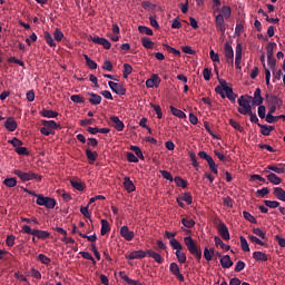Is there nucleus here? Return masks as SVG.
Here are the masks:
<instances>
[{
	"instance_id": "9b49d317",
	"label": "nucleus",
	"mask_w": 285,
	"mask_h": 285,
	"mask_svg": "<svg viewBox=\"0 0 285 285\" xmlns=\"http://www.w3.org/2000/svg\"><path fill=\"white\" fill-rule=\"evenodd\" d=\"M147 255L148 250L139 249L127 254L126 259H144V257H147Z\"/></svg>"
},
{
	"instance_id": "774afa93",
	"label": "nucleus",
	"mask_w": 285,
	"mask_h": 285,
	"mask_svg": "<svg viewBox=\"0 0 285 285\" xmlns=\"http://www.w3.org/2000/svg\"><path fill=\"white\" fill-rule=\"evenodd\" d=\"M169 271H170L171 274L178 275V273H180L179 272V265H177V263H171L169 265Z\"/></svg>"
},
{
	"instance_id": "a211bd4d",
	"label": "nucleus",
	"mask_w": 285,
	"mask_h": 285,
	"mask_svg": "<svg viewBox=\"0 0 285 285\" xmlns=\"http://www.w3.org/2000/svg\"><path fill=\"white\" fill-rule=\"evenodd\" d=\"M147 255L148 257H151L157 262V264H164V257H161V254L153 250V249H147Z\"/></svg>"
},
{
	"instance_id": "ddd939ff",
	"label": "nucleus",
	"mask_w": 285,
	"mask_h": 285,
	"mask_svg": "<svg viewBox=\"0 0 285 285\" xmlns=\"http://www.w3.org/2000/svg\"><path fill=\"white\" fill-rule=\"evenodd\" d=\"M218 233L225 242L230 239V232H228V227L224 223L218 224Z\"/></svg>"
},
{
	"instance_id": "6e6552de",
	"label": "nucleus",
	"mask_w": 285,
	"mask_h": 285,
	"mask_svg": "<svg viewBox=\"0 0 285 285\" xmlns=\"http://www.w3.org/2000/svg\"><path fill=\"white\" fill-rule=\"evenodd\" d=\"M271 170L273 173H276V175H285V165L284 164H279L277 165H268L263 173H271Z\"/></svg>"
},
{
	"instance_id": "0e129e2a",
	"label": "nucleus",
	"mask_w": 285,
	"mask_h": 285,
	"mask_svg": "<svg viewBox=\"0 0 285 285\" xmlns=\"http://www.w3.org/2000/svg\"><path fill=\"white\" fill-rule=\"evenodd\" d=\"M277 43L275 42H268L266 46V51H267V58L273 57V48H275Z\"/></svg>"
},
{
	"instance_id": "7ed1b4c3",
	"label": "nucleus",
	"mask_w": 285,
	"mask_h": 285,
	"mask_svg": "<svg viewBox=\"0 0 285 285\" xmlns=\"http://www.w3.org/2000/svg\"><path fill=\"white\" fill-rule=\"evenodd\" d=\"M238 102V112L240 115H248V112L253 111V106H250L252 100L248 99V95L246 96H240L237 100Z\"/></svg>"
},
{
	"instance_id": "a878e982",
	"label": "nucleus",
	"mask_w": 285,
	"mask_h": 285,
	"mask_svg": "<svg viewBox=\"0 0 285 285\" xmlns=\"http://www.w3.org/2000/svg\"><path fill=\"white\" fill-rule=\"evenodd\" d=\"M220 266L223 268H230L233 266V259H230L229 255H225L220 258Z\"/></svg>"
},
{
	"instance_id": "393cba45",
	"label": "nucleus",
	"mask_w": 285,
	"mask_h": 285,
	"mask_svg": "<svg viewBox=\"0 0 285 285\" xmlns=\"http://www.w3.org/2000/svg\"><path fill=\"white\" fill-rule=\"evenodd\" d=\"M224 50L226 59H235V51L233 50V46H230V43L226 42Z\"/></svg>"
},
{
	"instance_id": "13d9d810",
	"label": "nucleus",
	"mask_w": 285,
	"mask_h": 285,
	"mask_svg": "<svg viewBox=\"0 0 285 285\" xmlns=\"http://www.w3.org/2000/svg\"><path fill=\"white\" fill-rule=\"evenodd\" d=\"M229 125L232 126V128L238 130L239 132L244 130V127H242V125H239V122H237L235 119H229Z\"/></svg>"
},
{
	"instance_id": "5701e85b",
	"label": "nucleus",
	"mask_w": 285,
	"mask_h": 285,
	"mask_svg": "<svg viewBox=\"0 0 285 285\" xmlns=\"http://www.w3.org/2000/svg\"><path fill=\"white\" fill-rule=\"evenodd\" d=\"M253 259L256 262H268V255H266L264 252H254Z\"/></svg>"
},
{
	"instance_id": "680f3d73",
	"label": "nucleus",
	"mask_w": 285,
	"mask_h": 285,
	"mask_svg": "<svg viewBox=\"0 0 285 285\" xmlns=\"http://www.w3.org/2000/svg\"><path fill=\"white\" fill-rule=\"evenodd\" d=\"M264 204L267 208H278L279 206V202L277 200H264Z\"/></svg>"
},
{
	"instance_id": "bf43d9fd",
	"label": "nucleus",
	"mask_w": 285,
	"mask_h": 285,
	"mask_svg": "<svg viewBox=\"0 0 285 285\" xmlns=\"http://www.w3.org/2000/svg\"><path fill=\"white\" fill-rule=\"evenodd\" d=\"M181 224L185 226V228H193L195 226V222L188 218H183Z\"/></svg>"
},
{
	"instance_id": "4c0bfd02",
	"label": "nucleus",
	"mask_w": 285,
	"mask_h": 285,
	"mask_svg": "<svg viewBox=\"0 0 285 285\" xmlns=\"http://www.w3.org/2000/svg\"><path fill=\"white\" fill-rule=\"evenodd\" d=\"M174 181H175L176 186H178L179 188H188V183L179 176H176L174 178Z\"/></svg>"
},
{
	"instance_id": "ea45409f",
	"label": "nucleus",
	"mask_w": 285,
	"mask_h": 285,
	"mask_svg": "<svg viewBox=\"0 0 285 285\" xmlns=\"http://www.w3.org/2000/svg\"><path fill=\"white\" fill-rule=\"evenodd\" d=\"M169 244L171 246V248H174V250H181L184 248V246L181 245V243H179V240H177L176 238H171L169 240Z\"/></svg>"
},
{
	"instance_id": "cd10ccee",
	"label": "nucleus",
	"mask_w": 285,
	"mask_h": 285,
	"mask_svg": "<svg viewBox=\"0 0 285 285\" xmlns=\"http://www.w3.org/2000/svg\"><path fill=\"white\" fill-rule=\"evenodd\" d=\"M86 157L89 160V164H94V161H97V157H99V154L97 151L86 149Z\"/></svg>"
},
{
	"instance_id": "e433bc0d",
	"label": "nucleus",
	"mask_w": 285,
	"mask_h": 285,
	"mask_svg": "<svg viewBox=\"0 0 285 285\" xmlns=\"http://www.w3.org/2000/svg\"><path fill=\"white\" fill-rule=\"evenodd\" d=\"M130 75H132V66L130 63H125L124 71H122L124 79H128Z\"/></svg>"
},
{
	"instance_id": "4be33fe9",
	"label": "nucleus",
	"mask_w": 285,
	"mask_h": 285,
	"mask_svg": "<svg viewBox=\"0 0 285 285\" xmlns=\"http://www.w3.org/2000/svg\"><path fill=\"white\" fill-rule=\"evenodd\" d=\"M267 179L271 184H273L274 186H279V184H282V178L279 176H277V174L275 173H267Z\"/></svg>"
},
{
	"instance_id": "f3484780",
	"label": "nucleus",
	"mask_w": 285,
	"mask_h": 285,
	"mask_svg": "<svg viewBox=\"0 0 285 285\" xmlns=\"http://www.w3.org/2000/svg\"><path fill=\"white\" fill-rule=\"evenodd\" d=\"M258 128H261V135H264V137H271V132L275 130V127L262 124H258Z\"/></svg>"
},
{
	"instance_id": "2eb2a0df",
	"label": "nucleus",
	"mask_w": 285,
	"mask_h": 285,
	"mask_svg": "<svg viewBox=\"0 0 285 285\" xmlns=\"http://www.w3.org/2000/svg\"><path fill=\"white\" fill-rule=\"evenodd\" d=\"M265 99L271 106H282V99L277 96L266 94Z\"/></svg>"
},
{
	"instance_id": "423d86ee",
	"label": "nucleus",
	"mask_w": 285,
	"mask_h": 285,
	"mask_svg": "<svg viewBox=\"0 0 285 285\" xmlns=\"http://www.w3.org/2000/svg\"><path fill=\"white\" fill-rule=\"evenodd\" d=\"M215 26L220 35H226V21L224 20V16L222 13H218L215 17Z\"/></svg>"
},
{
	"instance_id": "338daca9",
	"label": "nucleus",
	"mask_w": 285,
	"mask_h": 285,
	"mask_svg": "<svg viewBox=\"0 0 285 285\" xmlns=\"http://www.w3.org/2000/svg\"><path fill=\"white\" fill-rule=\"evenodd\" d=\"M254 235L261 237V239H266V233L262 230L259 227L253 229Z\"/></svg>"
},
{
	"instance_id": "052dcab7",
	"label": "nucleus",
	"mask_w": 285,
	"mask_h": 285,
	"mask_svg": "<svg viewBox=\"0 0 285 285\" xmlns=\"http://www.w3.org/2000/svg\"><path fill=\"white\" fill-rule=\"evenodd\" d=\"M126 156H127V160H128L130 164H137V163H139V158H137L132 153L127 151Z\"/></svg>"
},
{
	"instance_id": "c9c22d12",
	"label": "nucleus",
	"mask_w": 285,
	"mask_h": 285,
	"mask_svg": "<svg viewBox=\"0 0 285 285\" xmlns=\"http://www.w3.org/2000/svg\"><path fill=\"white\" fill-rule=\"evenodd\" d=\"M214 242H215V245H216V246H220V248H222L223 250H230V246H229V245H226V244L224 243V240H222V238H219V236H215V237H214Z\"/></svg>"
},
{
	"instance_id": "412c9836",
	"label": "nucleus",
	"mask_w": 285,
	"mask_h": 285,
	"mask_svg": "<svg viewBox=\"0 0 285 285\" xmlns=\"http://www.w3.org/2000/svg\"><path fill=\"white\" fill-rule=\"evenodd\" d=\"M4 128H7L9 132H14L17 130V122L14 121V118H8L4 121Z\"/></svg>"
},
{
	"instance_id": "473e14b6",
	"label": "nucleus",
	"mask_w": 285,
	"mask_h": 285,
	"mask_svg": "<svg viewBox=\"0 0 285 285\" xmlns=\"http://www.w3.org/2000/svg\"><path fill=\"white\" fill-rule=\"evenodd\" d=\"M141 45H142L144 48H146L147 50H153V48H155V42H153L151 39L148 38V37L141 38Z\"/></svg>"
},
{
	"instance_id": "b1692460",
	"label": "nucleus",
	"mask_w": 285,
	"mask_h": 285,
	"mask_svg": "<svg viewBox=\"0 0 285 285\" xmlns=\"http://www.w3.org/2000/svg\"><path fill=\"white\" fill-rule=\"evenodd\" d=\"M41 124L50 130H57V128H61V125L57 124L55 120H42Z\"/></svg>"
},
{
	"instance_id": "603ef678",
	"label": "nucleus",
	"mask_w": 285,
	"mask_h": 285,
	"mask_svg": "<svg viewBox=\"0 0 285 285\" xmlns=\"http://www.w3.org/2000/svg\"><path fill=\"white\" fill-rule=\"evenodd\" d=\"M243 216L244 218L249 222L250 224H257V219L255 218V216H253L250 213L248 212H243Z\"/></svg>"
},
{
	"instance_id": "a18cd8bd",
	"label": "nucleus",
	"mask_w": 285,
	"mask_h": 285,
	"mask_svg": "<svg viewBox=\"0 0 285 285\" xmlns=\"http://www.w3.org/2000/svg\"><path fill=\"white\" fill-rule=\"evenodd\" d=\"M220 12L224 19H230V14H232L230 7L228 6L222 7Z\"/></svg>"
},
{
	"instance_id": "4d7b16f0",
	"label": "nucleus",
	"mask_w": 285,
	"mask_h": 285,
	"mask_svg": "<svg viewBox=\"0 0 285 285\" xmlns=\"http://www.w3.org/2000/svg\"><path fill=\"white\" fill-rule=\"evenodd\" d=\"M102 70H106L107 72H112L114 70L112 62H110V60H105L102 63Z\"/></svg>"
},
{
	"instance_id": "dca6fc26",
	"label": "nucleus",
	"mask_w": 285,
	"mask_h": 285,
	"mask_svg": "<svg viewBox=\"0 0 285 285\" xmlns=\"http://www.w3.org/2000/svg\"><path fill=\"white\" fill-rule=\"evenodd\" d=\"M124 186H125V189L127 190V193H135V190H137V187H135V183H132L130 180V177L126 176L124 178Z\"/></svg>"
},
{
	"instance_id": "5fc2aeb1",
	"label": "nucleus",
	"mask_w": 285,
	"mask_h": 285,
	"mask_svg": "<svg viewBox=\"0 0 285 285\" xmlns=\"http://www.w3.org/2000/svg\"><path fill=\"white\" fill-rule=\"evenodd\" d=\"M53 39L56 41H62L63 40V31L57 28L53 32Z\"/></svg>"
},
{
	"instance_id": "aec40b11",
	"label": "nucleus",
	"mask_w": 285,
	"mask_h": 285,
	"mask_svg": "<svg viewBox=\"0 0 285 285\" xmlns=\"http://www.w3.org/2000/svg\"><path fill=\"white\" fill-rule=\"evenodd\" d=\"M40 115L41 117H46L47 119H57V117H59V112L48 109H42L40 111Z\"/></svg>"
},
{
	"instance_id": "2f4dec72",
	"label": "nucleus",
	"mask_w": 285,
	"mask_h": 285,
	"mask_svg": "<svg viewBox=\"0 0 285 285\" xmlns=\"http://www.w3.org/2000/svg\"><path fill=\"white\" fill-rule=\"evenodd\" d=\"M170 112L174 117H178V119H186V114L174 106H170Z\"/></svg>"
},
{
	"instance_id": "c756f323",
	"label": "nucleus",
	"mask_w": 285,
	"mask_h": 285,
	"mask_svg": "<svg viewBox=\"0 0 285 285\" xmlns=\"http://www.w3.org/2000/svg\"><path fill=\"white\" fill-rule=\"evenodd\" d=\"M101 229H100V235H107L110 233V223H108L107 219H101Z\"/></svg>"
},
{
	"instance_id": "c85d7f7f",
	"label": "nucleus",
	"mask_w": 285,
	"mask_h": 285,
	"mask_svg": "<svg viewBox=\"0 0 285 285\" xmlns=\"http://www.w3.org/2000/svg\"><path fill=\"white\" fill-rule=\"evenodd\" d=\"M33 237H37L38 239H48V237H50V233L41 229H35Z\"/></svg>"
},
{
	"instance_id": "39448f33",
	"label": "nucleus",
	"mask_w": 285,
	"mask_h": 285,
	"mask_svg": "<svg viewBox=\"0 0 285 285\" xmlns=\"http://www.w3.org/2000/svg\"><path fill=\"white\" fill-rule=\"evenodd\" d=\"M247 99L252 101L253 106H262L264 104V97H262V89L256 88L253 96H247Z\"/></svg>"
},
{
	"instance_id": "8fccbe9b",
	"label": "nucleus",
	"mask_w": 285,
	"mask_h": 285,
	"mask_svg": "<svg viewBox=\"0 0 285 285\" xmlns=\"http://www.w3.org/2000/svg\"><path fill=\"white\" fill-rule=\"evenodd\" d=\"M180 199H183V202H186V204L188 206H190V204H193V195H190V193H184L181 196H180Z\"/></svg>"
},
{
	"instance_id": "37998d69",
	"label": "nucleus",
	"mask_w": 285,
	"mask_h": 285,
	"mask_svg": "<svg viewBox=\"0 0 285 285\" xmlns=\"http://www.w3.org/2000/svg\"><path fill=\"white\" fill-rule=\"evenodd\" d=\"M4 186H7V188H14V186H17V178L11 177V178H6L3 180Z\"/></svg>"
},
{
	"instance_id": "79ce46f5",
	"label": "nucleus",
	"mask_w": 285,
	"mask_h": 285,
	"mask_svg": "<svg viewBox=\"0 0 285 285\" xmlns=\"http://www.w3.org/2000/svg\"><path fill=\"white\" fill-rule=\"evenodd\" d=\"M240 247L244 253H250V246L248 245V240H246V237L244 236H240Z\"/></svg>"
},
{
	"instance_id": "864d4df0",
	"label": "nucleus",
	"mask_w": 285,
	"mask_h": 285,
	"mask_svg": "<svg viewBox=\"0 0 285 285\" xmlns=\"http://www.w3.org/2000/svg\"><path fill=\"white\" fill-rule=\"evenodd\" d=\"M267 66L273 72H275V67L277 66V60L273 57L267 58Z\"/></svg>"
},
{
	"instance_id": "e2e57ef3",
	"label": "nucleus",
	"mask_w": 285,
	"mask_h": 285,
	"mask_svg": "<svg viewBox=\"0 0 285 285\" xmlns=\"http://www.w3.org/2000/svg\"><path fill=\"white\" fill-rule=\"evenodd\" d=\"M16 153H17V155H22V156H26V157H28V155H30V150H28L27 147H18L16 149Z\"/></svg>"
},
{
	"instance_id": "58836bf2",
	"label": "nucleus",
	"mask_w": 285,
	"mask_h": 285,
	"mask_svg": "<svg viewBox=\"0 0 285 285\" xmlns=\"http://www.w3.org/2000/svg\"><path fill=\"white\" fill-rule=\"evenodd\" d=\"M85 61L90 70H97V62H95L88 55H83Z\"/></svg>"
},
{
	"instance_id": "7c9ffc66",
	"label": "nucleus",
	"mask_w": 285,
	"mask_h": 285,
	"mask_svg": "<svg viewBox=\"0 0 285 285\" xmlns=\"http://www.w3.org/2000/svg\"><path fill=\"white\" fill-rule=\"evenodd\" d=\"M43 37L50 48H57V42H55V39L52 38V35H50V32L45 31Z\"/></svg>"
},
{
	"instance_id": "4468645a",
	"label": "nucleus",
	"mask_w": 285,
	"mask_h": 285,
	"mask_svg": "<svg viewBox=\"0 0 285 285\" xmlns=\"http://www.w3.org/2000/svg\"><path fill=\"white\" fill-rule=\"evenodd\" d=\"M110 121L112 122V127L118 130V132H122L124 128H126V125H124V121L119 119V116H111Z\"/></svg>"
},
{
	"instance_id": "0eeeda50",
	"label": "nucleus",
	"mask_w": 285,
	"mask_h": 285,
	"mask_svg": "<svg viewBox=\"0 0 285 285\" xmlns=\"http://www.w3.org/2000/svg\"><path fill=\"white\" fill-rule=\"evenodd\" d=\"M90 41H92V43H97L98 46H102L105 50H110V41H108V39L106 38H101L99 36H91Z\"/></svg>"
},
{
	"instance_id": "6ab92c4d",
	"label": "nucleus",
	"mask_w": 285,
	"mask_h": 285,
	"mask_svg": "<svg viewBox=\"0 0 285 285\" xmlns=\"http://www.w3.org/2000/svg\"><path fill=\"white\" fill-rule=\"evenodd\" d=\"M87 95L90 97L88 101L91 106H99V104H101V97L99 95L95 92H88Z\"/></svg>"
},
{
	"instance_id": "3c124183",
	"label": "nucleus",
	"mask_w": 285,
	"mask_h": 285,
	"mask_svg": "<svg viewBox=\"0 0 285 285\" xmlns=\"http://www.w3.org/2000/svg\"><path fill=\"white\" fill-rule=\"evenodd\" d=\"M70 99L73 101V104H86V98L81 97L80 95H72Z\"/></svg>"
},
{
	"instance_id": "09e8293b",
	"label": "nucleus",
	"mask_w": 285,
	"mask_h": 285,
	"mask_svg": "<svg viewBox=\"0 0 285 285\" xmlns=\"http://www.w3.org/2000/svg\"><path fill=\"white\" fill-rule=\"evenodd\" d=\"M150 107L155 110L157 119H161L164 117V114L161 112V107L159 105L150 102Z\"/></svg>"
},
{
	"instance_id": "c03bdc74",
	"label": "nucleus",
	"mask_w": 285,
	"mask_h": 285,
	"mask_svg": "<svg viewBox=\"0 0 285 285\" xmlns=\"http://www.w3.org/2000/svg\"><path fill=\"white\" fill-rule=\"evenodd\" d=\"M138 31L141 35H148V37H153V35H154L153 29H150L149 27H146V26H139Z\"/></svg>"
},
{
	"instance_id": "de8ad7c7",
	"label": "nucleus",
	"mask_w": 285,
	"mask_h": 285,
	"mask_svg": "<svg viewBox=\"0 0 285 285\" xmlns=\"http://www.w3.org/2000/svg\"><path fill=\"white\" fill-rule=\"evenodd\" d=\"M207 164H208L212 173H214V175H218L219 170L217 169L218 166H217V164H215V160L212 158V159L207 160Z\"/></svg>"
},
{
	"instance_id": "20e7f679",
	"label": "nucleus",
	"mask_w": 285,
	"mask_h": 285,
	"mask_svg": "<svg viewBox=\"0 0 285 285\" xmlns=\"http://www.w3.org/2000/svg\"><path fill=\"white\" fill-rule=\"evenodd\" d=\"M36 204L38 206H46L50 210L57 206V200L52 197H46L41 194H39L38 198L36 199Z\"/></svg>"
},
{
	"instance_id": "9d476101",
	"label": "nucleus",
	"mask_w": 285,
	"mask_h": 285,
	"mask_svg": "<svg viewBox=\"0 0 285 285\" xmlns=\"http://www.w3.org/2000/svg\"><path fill=\"white\" fill-rule=\"evenodd\" d=\"M108 86L110 90H112V92H115L116 95H126V88L121 83L109 81Z\"/></svg>"
},
{
	"instance_id": "a19ab883",
	"label": "nucleus",
	"mask_w": 285,
	"mask_h": 285,
	"mask_svg": "<svg viewBox=\"0 0 285 285\" xmlns=\"http://www.w3.org/2000/svg\"><path fill=\"white\" fill-rule=\"evenodd\" d=\"M130 150L135 153L137 159H141V161H144L145 157H144V153H141V148H139L138 146H131Z\"/></svg>"
},
{
	"instance_id": "f704fd0d",
	"label": "nucleus",
	"mask_w": 285,
	"mask_h": 285,
	"mask_svg": "<svg viewBox=\"0 0 285 285\" xmlns=\"http://www.w3.org/2000/svg\"><path fill=\"white\" fill-rule=\"evenodd\" d=\"M213 255H215V248L210 247H205L204 249V258L206 262H210L213 259Z\"/></svg>"
},
{
	"instance_id": "f8f14e48",
	"label": "nucleus",
	"mask_w": 285,
	"mask_h": 285,
	"mask_svg": "<svg viewBox=\"0 0 285 285\" xmlns=\"http://www.w3.org/2000/svg\"><path fill=\"white\" fill-rule=\"evenodd\" d=\"M235 67L237 70H242V43L239 42L236 45Z\"/></svg>"
},
{
	"instance_id": "1a4fd4ad",
	"label": "nucleus",
	"mask_w": 285,
	"mask_h": 285,
	"mask_svg": "<svg viewBox=\"0 0 285 285\" xmlns=\"http://www.w3.org/2000/svg\"><path fill=\"white\" fill-rule=\"evenodd\" d=\"M120 237H124L126 242H132V239H135V232L130 230L128 226L124 225L120 227Z\"/></svg>"
},
{
	"instance_id": "6e6d98bb",
	"label": "nucleus",
	"mask_w": 285,
	"mask_h": 285,
	"mask_svg": "<svg viewBox=\"0 0 285 285\" xmlns=\"http://www.w3.org/2000/svg\"><path fill=\"white\" fill-rule=\"evenodd\" d=\"M176 257L180 264H186V253L180 250L176 252Z\"/></svg>"
},
{
	"instance_id": "bb28decb",
	"label": "nucleus",
	"mask_w": 285,
	"mask_h": 285,
	"mask_svg": "<svg viewBox=\"0 0 285 285\" xmlns=\"http://www.w3.org/2000/svg\"><path fill=\"white\" fill-rule=\"evenodd\" d=\"M274 196L279 202H285V190L282 187H274Z\"/></svg>"
},
{
	"instance_id": "f257e3e1",
	"label": "nucleus",
	"mask_w": 285,
	"mask_h": 285,
	"mask_svg": "<svg viewBox=\"0 0 285 285\" xmlns=\"http://www.w3.org/2000/svg\"><path fill=\"white\" fill-rule=\"evenodd\" d=\"M184 243L187 249L189 250L190 255H194L197 262H202V247L197 245V242L193 239V236L185 237Z\"/></svg>"
},
{
	"instance_id": "49530a36",
	"label": "nucleus",
	"mask_w": 285,
	"mask_h": 285,
	"mask_svg": "<svg viewBox=\"0 0 285 285\" xmlns=\"http://www.w3.org/2000/svg\"><path fill=\"white\" fill-rule=\"evenodd\" d=\"M8 144H11V146H13V148H21L23 146V141L19 140V138L13 137L11 140H8Z\"/></svg>"
},
{
	"instance_id": "69168bd1",
	"label": "nucleus",
	"mask_w": 285,
	"mask_h": 285,
	"mask_svg": "<svg viewBox=\"0 0 285 285\" xmlns=\"http://www.w3.org/2000/svg\"><path fill=\"white\" fill-rule=\"evenodd\" d=\"M38 261L41 262V264H45L46 266H48V264H50V258L48 256H46L45 254H39L38 255Z\"/></svg>"
},
{
	"instance_id": "f03ea898",
	"label": "nucleus",
	"mask_w": 285,
	"mask_h": 285,
	"mask_svg": "<svg viewBox=\"0 0 285 285\" xmlns=\"http://www.w3.org/2000/svg\"><path fill=\"white\" fill-rule=\"evenodd\" d=\"M13 175L19 177L21 181H32V179H36V181H41L42 177L39 174H36L35 171H22L21 169H14Z\"/></svg>"
},
{
	"instance_id": "72a5a7b5",
	"label": "nucleus",
	"mask_w": 285,
	"mask_h": 285,
	"mask_svg": "<svg viewBox=\"0 0 285 285\" xmlns=\"http://www.w3.org/2000/svg\"><path fill=\"white\" fill-rule=\"evenodd\" d=\"M225 97L229 99V101H235L237 99V94L233 91L232 87H226L225 88Z\"/></svg>"
}]
</instances>
